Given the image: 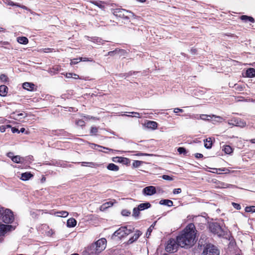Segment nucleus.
I'll return each instance as SVG.
<instances>
[{"label":"nucleus","instance_id":"obj_45","mask_svg":"<svg viewBox=\"0 0 255 255\" xmlns=\"http://www.w3.org/2000/svg\"><path fill=\"white\" fill-rule=\"evenodd\" d=\"M5 226L6 227V228H5L6 233H7V232H8V231H11V230H13L14 229V228L11 225H5Z\"/></svg>","mask_w":255,"mask_h":255},{"label":"nucleus","instance_id":"obj_58","mask_svg":"<svg viewBox=\"0 0 255 255\" xmlns=\"http://www.w3.org/2000/svg\"><path fill=\"white\" fill-rule=\"evenodd\" d=\"M73 74L71 73H67L66 76L67 78H69L72 77Z\"/></svg>","mask_w":255,"mask_h":255},{"label":"nucleus","instance_id":"obj_55","mask_svg":"<svg viewBox=\"0 0 255 255\" xmlns=\"http://www.w3.org/2000/svg\"><path fill=\"white\" fill-rule=\"evenodd\" d=\"M150 204L148 202L144 203V209H148L150 207Z\"/></svg>","mask_w":255,"mask_h":255},{"label":"nucleus","instance_id":"obj_5","mask_svg":"<svg viewBox=\"0 0 255 255\" xmlns=\"http://www.w3.org/2000/svg\"><path fill=\"white\" fill-rule=\"evenodd\" d=\"M132 232V230L131 227L128 228L127 227H122L114 232L112 238L118 237L119 238L121 239L128 236Z\"/></svg>","mask_w":255,"mask_h":255},{"label":"nucleus","instance_id":"obj_30","mask_svg":"<svg viewBox=\"0 0 255 255\" xmlns=\"http://www.w3.org/2000/svg\"><path fill=\"white\" fill-rule=\"evenodd\" d=\"M224 151L227 154H230L233 152V149L230 145L224 146Z\"/></svg>","mask_w":255,"mask_h":255},{"label":"nucleus","instance_id":"obj_24","mask_svg":"<svg viewBox=\"0 0 255 255\" xmlns=\"http://www.w3.org/2000/svg\"><path fill=\"white\" fill-rule=\"evenodd\" d=\"M17 41L18 43L22 44H26L28 42V40L26 37L21 36L17 38Z\"/></svg>","mask_w":255,"mask_h":255},{"label":"nucleus","instance_id":"obj_19","mask_svg":"<svg viewBox=\"0 0 255 255\" xmlns=\"http://www.w3.org/2000/svg\"><path fill=\"white\" fill-rule=\"evenodd\" d=\"M246 77L252 78L255 77V69L250 68L247 70L246 72Z\"/></svg>","mask_w":255,"mask_h":255},{"label":"nucleus","instance_id":"obj_60","mask_svg":"<svg viewBox=\"0 0 255 255\" xmlns=\"http://www.w3.org/2000/svg\"><path fill=\"white\" fill-rule=\"evenodd\" d=\"M12 154L13 153L12 152H9L7 153V156L9 157H10L11 158H12V157L13 156H12Z\"/></svg>","mask_w":255,"mask_h":255},{"label":"nucleus","instance_id":"obj_40","mask_svg":"<svg viewBox=\"0 0 255 255\" xmlns=\"http://www.w3.org/2000/svg\"><path fill=\"white\" fill-rule=\"evenodd\" d=\"M122 214L124 216H128L130 214V212L128 210L125 209L122 210Z\"/></svg>","mask_w":255,"mask_h":255},{"label":"nucleus","instance_id":"obj_56","mask_svg":"<svg viewBox=\"0 0 255 255\" xmlns=\"http://www.w3.org/2000/svg\"><path fill=\"white\" fill-rule=\"evenodd\" d=\"M195 157L197 158H202L203 157V155L201 153H196L195 154Z\"/></svg>","mask_w":255,"mask_h":255},{"label":"nucleus","instance_id":"obj_63","mask_svg":"<svg viewBox=\"0 0 255 255\" xmlns=\"http://www.w3.org/2000/svg\"><path fill=\"white\" fill-rule=\"evenodd\" d=\"M5 126L6 127V128H12L11 126L9 125H5Z\"/></svg>","mask_w":255,"mask_h":255},{"label":"nucleus","instance_id":"obj_15","mask_svg":"<svg viewBox=\"0 0 255 255\" xmlns=\"http://www.w3.org/2000/svg\"><path fill=\"white\" fill-rule=\"evenodd\" d=\"M143 210V203L140 204L137 208H134L133 210L132 216L135 218L139 214V211Z\"/></svg>","mask_w":255,"mask_h":255},{"label":"nucleus","instance_id":"obj_34","mask_svg":"<svg viewBox=\"0 0 255 255\" xmlns=\"http://www.w3.org/2000/svg\"><path fill=\"white\" fill-rule=\"evenodd\" d=\"M178 152L179 153V154H183L184 155L186 154V150L184 147H180L177 149Z\"/></svg>","mask_w":255,"mask_h":255},{"label":"nucleus","instance_id":"obj_13","mask_svg":"<svg viewBox=\"0 0 255 255\" xmlns=\"http://www.w3.org/2000/svg\"><path fill=\"white\" fill-rule=\"evenodd\" d=\"M116 203V201L115 200H113L112 201H110L109 202H107L106 203H105L103 204L100 207V210L101 211H104L106 210H107L108 208H109L110 207H112L113 206L114 203Z\"/></svg>","mask_w":255,"mask_h":255},{"label":"nucleus","instance_id":"obj_32","mask_svg":"<svg viewBox=\"0 0 255 255\" xmlns=\"http://www.w3.org/2000/svg\"><path fill=\"white\" fill-rule=\"evenodd\" d=\"M57 216L61 217H66L68 215V212L67 211H60L57 213Z\"/></svg>","mask_w":255,"mask_h":255},{"label":"nucleus","instance_id":"obj_49","mask_svg":"<svg viewBox=\"0 0 255 255\" xmlns=\"http://www.w3.org/2000/svg\"><path fill=\"white\" fill-rule=\"evenodd\" d=\"M80 61L79 60V58L74 59L71 60V62L70 64H71V65H74V64H76L78 63Z\"/></svg>","mask_w":255,"mask_h":255},{"label":"nucleus","instance_id":"obj_11","mask_svg":"<svg viewBox=\"0 0 255 255\" xmlns=\"http://www.w3.org/2000/svg\"><path fill=\"white\" fill-rule=\"evenodd\" d=\"M158 124L154 121L149 120L144 121V127L147 129L154 130L157 128Z\"/></svg>","mask_w":255,"mask_h":255},{"label":"nucleus","instance_id":"obj_35","mask_svg":"<svg viewBox=\"0 0 255 255\" xmlns=\"http://www.w3.org/2000/svg\"><path fill=\"white\" fill-rule=\"evenodd\" d=\"M154 228V225H151L150 227L147 229L146 235L147 236V238L149 237V236L150 235L153 229Z\"/></svg>","mask_w":255,"mask_h":255},{"label":"nucleus","instance_id":"obj_48","mask_svg":"<svg viewBox=\"0 0 255 255\" xmlns=\"http://www.w3.org/2000/svg\"><path fill=\"white\" fill-rule=\"evenodd\" d=\"M233 206L237 210H240L241 209V207L240 204L238 203H236L234 202L232 203Z\"/></svg>","mask_w":255,"mask_h":255},{"label":"nucleus","instance_id":"obj_18","mask_svg":"<svg viewBox=\"0 0 255 255\" xmlns=\"http://www.w3.org/2000/svg\"><path fill=\"white\" fill-rule=\"evenodd\" d=\"M240 19L245 22L250 21L252 23L255 22L254 18L252 16H249L246 15H243L240 16Z\"/></svg>","mask_w":255,"mask_h":255},{"label":"nucleus","instance_id":"obj_14","mask_svg":"<svg viewBox=\"0 0 255 255\" xmlns=\"http://www.w3.org/2000/svg\"><path fill=\"white\" fill-rule=\"evenodd\" d=\"M156 193V188L154 186H150L144 188V195H152Z\"/></svg>","mask_w":255,"mask_h":255},{"label":"nucleus","instance_id":"obj_3","mask_svg":"<svg viewBox=\"0 0 255 255\" xmlns=\"http://www.w3.org/2000/svg\"><path fill=\"white\" fill-rule=\"evenodd\" d=\"M113 14L118 18L128 19L131 16H133V13L130 11L126 10L124 9L116 8L113 10Z\"/></svg>","mask_w":255,"mask_h":255},{"label":"nucleus","instance_id":"obj_64","mask_svg":"<svg viewBox=\"0 0 255 255\" xmlns=\"http://www.w3.org/2000/svg\"><path fill=\"white\" fill-rule=\"evenodd\" d=\"M250 142L252 143H255V139H251Z\"/></svg>","mask_w":255,"mask_h":255},{"label":"nucleus","instance_id":"obj_41","mask_svg":"<svg viewBox=\"0 0 255 255\" xmlns=\"http://www.w3.org/2000/svg\"><path fill=\"white\" fill-rule=\"evenodd\" d=\"M124 158L120 157H114L113 159V161L116 162H122Z\"/></svg>","mask_w":255,"mask_h":255},{"label":"nucleus","instance_id":"obj_6","mask_svg":"<svg viewBox=\"0 0 255 255\" xmlns=\"http://www.w3.org/2000/svg\"><path fill=\"white\" fill-rule=\"evenodd\" d=\"M209 230L211 232L219 237L224 235V231L220 225L217 223H211L209 224Z\"/></svg>","mask_w":255,"mask_h":255},{"label":"nucleus","instance_id":"obj_7","mask_svg":"<svg viewBox=\"0 0 255 255\" xmlns=\"http://www.w3.org/2000/svg\"><path fill=\"white\" fill-rule=\"evenodd\" d=\"M203 255H219L220 251L217 248L210 244H207L203 250Z\"/></svg>","mask_w":255,"mask_h":255},{"label":"nucleus","instance_id":"obj_51","mask_svg":"<svg viewBox=\"0 0 255 255\" xmlns=\"http://www.w3.org/2000/svg\"><path fill=\"white\" fill-rule=\"evenodd\" d=\"M181 192V188H176L174 189L173 191V193L174 194H179Z\"/></svg>","mask_w":255,"mask_h":255},{"label":"nucleus","instance_id":"obj_31","mask_svg":"<svg viewBox=\"0 0 255 255\" xmlns=\"http://www.w3.org/2000/svg\"><path fill=\"white\" fill-rule=\"evenodd\" d=\"M245 211L247 212H252V213L255 212V206H247L245 208Z\"/></svg>","mask_w":255,"mask_h":255},{"label":"nucleus","instance_id":"obj_21","mask_svg":"<svg viewBox=\"0 0 255 255\" xmlns=\"http://www.w3.org/2000/svg\"><path fill=\"white\" fill-rule=\"evenodd\" d=\"M77 221L76 220L73 218H70L67 220V226L68 227H74L76 225Z\"/></svg>","mask_w":255,"mask_h":255},{"label":"nucleus","instance_id":"obj_10","mask_svg":"<svg viewBox=\"0 0 255 255\" xmlns=\"http://www.w3.org/2000/svg\"><path fill=\"white\" fill-rule=\"evenodd\" d=\"M27 116V115L25 112L18 113L17 112L12 113L10 115V118L17 121H22Z\"/></svg>","mask_w":255,"mask_h":255},{"label":"nucleus","instance_id":"obj_12","mask_svg":"<svg viewBox=\"0 0 255 255\" xmlns=\"http://www.w3.org/2000/svg\"><path fill=\"white\" fill-rule=\"evenodd\" d=\"M233 125L241 128H244L246 126V123L240 118H234L232 120Z\"/></svg>","mask_w":255,"mask_h":255},{"label":"nucleus","instance_id":"obj_2","mask_svg":"<svg viewBox=\"0 0 255 255\" xmlns=\"http://www.w3.org/2000/svg\"><path fill=\"white\" fill-rule=\"evenodd\" d=\"M2 218V221L6 224H9L14 220V216L11 210L8 209H4L0 208V218Z\"/></svg>","mask_w":255,"mask_h":255},{"label":"nucleus","instance_id":"obj_9","mask_svg":"<svg viewBox=\"0 0 255 255\" xmlns=\"http://www.w3.org/2000/svg\"><path fill=\"white\" fill-rule=\"evenodd\" d=\"M107 241L105 238L101 239L98 240L94 244L96 248L101 252L104 251L106 247Z\"/></svg>","mask_w":255,"mask_h":255},{"label":"nucleus","instance_id":"obj_37","mask_svg":"<svg viewBox=\"0 0 255 255\" xmlns=\"http://www.w3.org/2000/svg\"><path fill=\"white\" fill-rule=\"evenodd\" d=\"M121 51V50L119 49H116L114 51H110L108 52V55L110 56H114L115 54L117 53L118 52Z\"/></svg>","mask_w":255,"mask_h":255},{"label":"nucleus","instance_id":"obj_43","mask_svg":"<svg viewBox=\"0 0 255 255\" xmlns=\"http://www.w3.org/2000/svg\"><path fill=\"white\" fill-rule=\"evenodd\" d=\"M8 78L4 74H1L0 75V80L2 82H6L7 81Z\"/></svg>","mask_w":255,"mask_h":255},{"label":"nucleus","instance_id":"obj_8","mask_svg":"<svg viewBox=\"0 0 255 255\" xmlns=\"http://www.w3.org/2000/svg\"><path fill=\"white\" fill-rule=\"evenodd\" d=\"M101 252L93 244L86 249L82 255H98Z\"/></svg>","mask_w":255,"mask_h":255},{"label":"nucleus","instance_id":"obj_23","mask_svg":"<svg viewBox=\"0 0 255 255\" xmlns=\"http://www.w3.org/2000/svg\"><path fill=\"white\" fill-rule=\"evenodd\" d=\"M8 88L5 85L0 86V96H5L7 93Z\"/></svg>","mask_w":255,"mask_h":255},{"label":"nucleus","instance_id":"obj_33","mask_svg":"<svg viewBox=\"0 0 255 255\" xmlns=\"http://www.w3.org/2000/svg\"><path fill=\"white\" fill-rule=\"evenodd\" d=\"M92 3L95 4V5H97L99 7H100L101 9L104 8V6L102 4L103 2L101 1H93Z\"/></svg>","mask_w":255,"mask_h":255},{"label":"nucleus","instance_id":"obj_26","mask_svg":"<svg viewBox=\"0 0 255 255\" xmlns=\"http://www.w3.org/2000/svg\"><path fill=\"white\" fill-rule=\"evenodd\" d=\"M212 141L211 139L209 138V139L207 138L204 140V146L205 148L207 149H210L212 147Z\"/></svg>","mask_w":255,"mask_h":255},{"label":"nucleus","instance_id":"obj_17","mask_svg":"<svg viewBox=\"0 0 255 255\" xmlns=\"http://www.w3.org/2000/svg\"><path fill=\"white\" fill-rule=\"evenodd\" d=\"M142 234V233L139 231H136V233L134 235L130 238L128 241V244H131L139 238V237Z\"/></svg>","mask_w":255,"mask_h":255},{"label":"nucleus","instance_id":"obj_1","mask_svg":"<svg viewBox=\"0 0 255 255\" xmlns=\"http://www.w3.org/2000/svg\"><path fill=\"white\" fill-rule=\"evenodd\" d=\"M196 234L197 230L194 224H188L176 237L180 247L187 249L193 246L196 238Z\"/></svg>","mask_w":255,"mask_h":255},{"label":"nucleus","instance_id":"obj_44","mask_svg":"<svg viewBox=\"0 0 255 255\" xmlns=\"http://www.w3.org/2000/svg\"><path fill=\"white\" fill-rule=\"evenodd\" d=\"M98 128L94 127L91 128L90 132H91V133L96 134L98 132Z\"/></svg>","mask_w":255,"mask_h":255},{"label":"nucleus","instance_id":"obj_28","mask_svg":"<svg viewBox=\"0 0 255 255\" xmlns=\"http://www.w3.org/2000/svg\"><path fill=\"white\" fill-rule=\"evenodd\" d=\"M5 228H6L5 225H0V237L4 236L6 233L5 231Z\"/></svg>","mask_w":255,"mask_h":255},{"label":"nucleus","instance_id":"obj_62","mask_svg":"<svg viewBox=\"0 0 255 255\" xmlns=\"http://www.w3.org/2000/svg\"><path fill=\"white\" fill-rule=\"evenodd\" d=\"M19 131V132H23L24 131H25V128H22L20 129Z\"/></svg>","mask_w":255,"mask_h":255},{"label":"nucleus","instance_id":"obj_42","mask_svg":"<svg viewBox=\"0 0 255 255\" xmlns=\"http://www.w3.org/2000/svg\"><path fill=\"white\" fill-rule=\"evenodd\" d=\"M93 40L94 42H95L97 43H99V44H103V40L101 38H94Z\"/></svg>","mask_w":255,"mask_h":255},{"label":"nucleus","instance_id":"obj_53","mask_svg":"<svg viewBox=\"0 0 255 255\" xmlns=\"http://www.w3.org/2000/svg\"><path fill=\"white\" fill-rule=\"evenodd\" d=\"M183 110L182 109H180L179 108H175L174 109V113L177 114L178 113V112H183Z\"/></svg>","mask_w":255,"mask_h":255},{"label":"nucleus","instance_id":"obj_47","mask_svg":"<svg viewBox=\"0 0 255 255\" xmlns=\"http://www.w3.org/2000/svg\"><path fill=\"white\" fill-rule=\"evenodd\" d=\"M80 61H93V59L91 58H88L86 57H80L79 58Z\"/></svg>","mask_w":255,"mask_h":255},{"label":"nucleus","instance_id":"obj_27","mask_svg":"<svg viewBox=\"0 0 255 255\" xmlns=\"http://www.w3.org/2000/svg\"><path fill=\"white\" fill-rule=\"evenodd\" d=\"M89 144L90 145V147L93 149H97V147H100V148H103L104 149H106L107 150H112V149H110L109 148L105 147H104V146H101V145L95 144V143H89Z\"/></svg>","mask_w":255,"mask_h":255},{"label":"nucleus","instance_id":"obj_36","mask_svg":"<svg viewBox=\"0 0 255 255\" xmlns=\"http://www.w3.org/2000/svg\"><path fill=\"white\" fill-rule=\"evenodd\" d=\"M82 166H94L95 164L93 162H82Z\"/></svg>","mask_w":255,"mask_h":255},{"label":"nucleus","instance_id":"obj_57","mask_svg":"<svg viewBox=\"0 0 255 255\" xmlns=\"http://www.w3.org/2000/svg\"><path fill=\"white\" fill-rule=\"evenodd\" d=\"M214 170H216V172H217L218 170L220 171H225V168H214ZM214 173L215 172V171L213 172Z\"/></svg>","mask_w":255,"mask_h":255},{"label":"nucleus","instance_id":"obj_52","mask_svg":"<svg viewBox=\"0 0 255 255\" xmlns=\"http://www.w3.org/2000/svg\"><path fill=\"white\" fill-rule=\"evenodd\" d=\"M6 127L5 125H2L0 126V131L1 132H4L6 130Z\"/></svg>","mask_w":255,"mask_h":255},{"label":"nucleus","instance_id":"obj_61","mask_svg":"<svg viewBox=\"0 0 255 255\" xmlns=\"http://www.w3.org/2000/svg\"><path fill=\"white\" fill-rule=\"evenodd\" d=\"M74 75V79H78L79 78V75L76 74H73Z\"/></svg>","mask_w":255,"mask_h":255},{"label":"nucleus","instance_id":"obj_59","mask_svg":"<svg viewBox=\"0 0 255 255\" xmlns=\"http://www.w3.org/2000/svg\"><path fill=\"white\" fill-rule=\"evenodd\" d=\"M77 124L82 126L84 124V121L80 120L77 122Z\"/></svg>","mask_w":255,"mask_h":255},{"label":"nucleus","instance_id":"obj_46","mask_svg":"<svg viewBox=\"0 0 255 255\" xmlns=\"http://www.w3.org/2000/svg\"><path fill=\"white\" fill-rule=\"evenodd\" d=\"M53 51V49L50 48H44L41 50V52L43 53L51 52Z\"/></svg>","mask_w":255,"mask_h":255},{"label":"nucleus","instance_id":"obj_39","mask_svg":"<svg viewBox=\"0 0 255 255\" xmlns=\"http://www.w3.org/2000/svg\"><path fill=\"white\" fill-rule=\"evenodd\" d=\"M200 117V119L203 120H209L210 119H208V118H211V116L207 115H204V114L201 115Z\"/></svg>","mask_w":255,"mask_h":255},{"label":"nucleus","instance_id":"obj_4","mask_svg":"<svg viewBox=\"0 0 255 255\" xmlns=\"http://www.w3.org/2000/svg\"><path fill=\"white\" fill-rule=\"evenodd\" d=\"M179 246L177 239H170L167 242L165 250L168 253H172L176 252Z\"/></svg>","mask_w":255,"mask_h":255},{"label":"nucleus","instance_id":"obj_25","mask_svg":"<svg viewBox=\"0 0 255 255\" xmlns=\"http://www.w3.org/2000/svg\"><path fill=\"white\" fill-rule=\"evenodd\" d=\"M107 169L111 171H117L119 170V168L118 166L114 163H110L107 166Z\"/></svg>","mask_w":255,"mask_h":255},{"label":"nucleus","instance_id":"obj_38","mask_svg":"<svg viewBox=\"0 0 255 255\" xmlns=\"http://www.w3.org/2000/svg\"><path fill=\"white\" fill-rule=\"evenodd\" d=\"M162 178L164 180H168V181H172V180H173L172 177L170 176L167 175H162Z\"/></svg>","mask_w":255,"mask_h":255},{"label":"nucleus","instance_id":"obj_16","mask_svg":"<svg viewBox=\"0 0 255 255\" xmlns=\"http://www.w3.org/2000/svg\"><path fill=\"white\" fill-rule=\"evenodd\" d=\"M23 88L28 91H33L35 88V85L33 83L25 82L23 84Z\"/></svg>","mask_w":255,"mask_h":255},{"label":"nucleus","instance_id":"obj_50","mask_svg":"<svg viewBox=\"0 0 255 255\" xmlns=\"http://www.w3.org/2000/svg\"><path fill=\"white\" fill-rule=\"evenodd\" d=\"M131 114H132V115H130V116L132 117L139 118V117H140V116H141L140 114L138 113L132 112V113H131Z\"/></svg>","mask_w":255,"mask_h":255},{"label":"nucleus","instance_id":"obj_29","mask_svg":"<svg viewBox=\"0 0 255 255\" xmlns=\"http://www.w3.org/2000/svg\"><path fill=\"white\" fill-rule=\"evenodd\" d=\"M21 157L19 155L12 156L11 158L12 161L17 163L21 162Z\"/></svg>","mask_w":255,"mask_h":255},{"label":"nucleus","instance_id":"obj_22","mask_svg":"<svg viewBox=\"0 0 255 255\" xmlns=\"http://www.w3.org/2000/svg\"><path fill=\"white\" fill-rule=\"evenodd\" d=\"M33 176V175L30 172H25L21 174V179L24 181L29 180L31 177Z\"/></svg>","mask_w":255,"mask_h":255},{"label":"nucleus","instance_id":"obj_54","mask_svg":"<svg viewBox=\"0 0 255 255\" xmlns=\"http://www.w3.org/2000/svg\"><path fill=\"white\" fill-rule=\"evenodd\" d=\"M11 131L13 133L18 132L19 133V130L16 128H11Z\"/></svg>","mask_w":255,"mask_h":255},{"label":"nucleus","instance_id":"obj_20","mask_svg":"<svg viewBox=\"0 0 255 255\" xmlns=\"http://www.w3.org/2000/svg\"><path fill=\"white\" fill-rule=\"evenodd\" d=\"M159 204L160 205H166L168 207H171L173 206V202L168 199H162L159 201Z\"/></svg>","mask_w":255,"mask_h":255}]
</instances>
